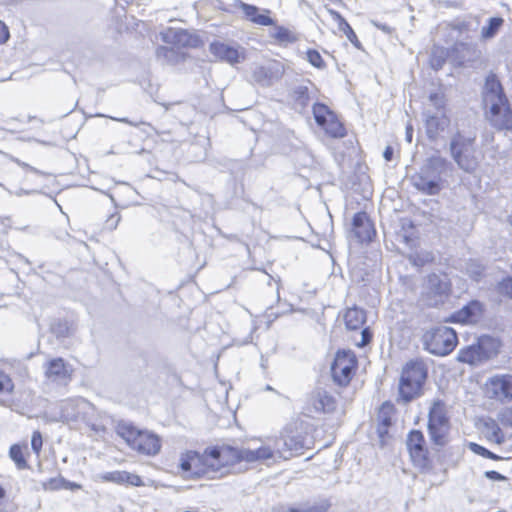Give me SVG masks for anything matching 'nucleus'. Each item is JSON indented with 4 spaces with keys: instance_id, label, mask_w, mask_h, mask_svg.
<instances>
[{
    "instance_id": "nucleus-1",
    "label": "nucleus",
    "mask_w": 512,
    "mask_h": 512,
    "mask_svg": "<svg viewBox=\"0 0 512 512\" xmlns=\"http://www.w3.org/2000/svg\"><path fill=\"white\" fill-rule=\"evenodd\" d=\"M239 463L237 448L231 446L208 447L200 454L186 451L180 455L179 468L184 478H221Z\"/></svg>"
},
{
    "instance_id": "nucleus-2",
    "label": "nucleus",
    "mask_w": 512,
    "mask_h": 512,
    "mask_svg": "<svg viewBox=\"0 0 512 512\" xmlns=\"http://www.w3.org/2000/svg\"><path fill=\"white\" fill-rule=\"evenodd\" d=\"M483 103L487 109V118L497 129L512 128V112L507 105V99L502 86L495 75L486 78L483 88Z\"/></svg>"
},
{
    "instance_id": "nucleus-3",
    "label": "nucleus",
    "mask_w": 512,
    "mask_h": 512,
    "mask_svg": "<svg viewBox=\"0 0 512 512\" xmlns=\"http://www.w3.org/2000/svg\"><path fill=\"white\" fill-rule=\"evenodd\" d=\"M448 162L439 155L429 157L420 170L412 178L413 186L427 195H436L440 192L441 176L445 172Z\"/></svg>"
},
{
    "instance_id": "nucleus-4",
    "label": "nucleus",
    "mask_w": 512,
    "mask_h": 512,
    "mask_svg": "<svg viewBox=\"0 0 512 512\" xmlns=\"http://www.w3.org/2000/svg\"><path fill=\"white\" fill-rule=\"evenodd\" d=\"M424 110L425 129L429 139L440 137L450 126L447 114V99L442 91L431 93Z\"/></svg>"
},
{
    "instance_id": "nucleus-5",
    "label": "nucleus",
    "mask_w": 512,
    "mask_h": 512,
    "mask_svg": "<svg viewBox=\"0 0 512 512\" xmlns=\"http://www.w3.org/2000/svg\"><path fill=\"white\" fill-rule=\"evenodd\" d=\"M274 436L254 439L248 447L237 448L239 463H276L280 461L281 452L277 450Z\"/></svg>"
},
{
    "instance_id": "nucleus-6",
    "label": "nucleus",
    "mask_w": 512,
    "mask_h": 512,
    "mask_svg": "<svg viewBox=\"0 0 512 512\" xmlns=\"http://www.w3.org/2000/svg\"><path fill=\"white\" fill-rule=\"evenodd\" d=\"M427 377V368L423 361L408 362L402 370L399 381V395L405 401L417 397Z\"/></svg>"
},
{
    "instance_id": "nucleus-7",
    "label": "nucleus",
    "mask_w": 512,
    "mask_h": 512,
    "mask_svg": "<svg viewBox=\"0 0 512 512\" xmlns=\"http://www.w3.org/2000/svg\"><path fill=\"white\" fill-rule=\"evenodd\" d=\"M119 434L132 449L139 453L154 456L161 449L160 438L150 431H142L128 426L121 428Z\"/></svg>"
},
{
    "instance_id": "nucleus-8",
    "label": "nucleus",
    "mask_w": 512,
    "mask_h": 512,
    "mask_svg": "<svg viewBox=\"0 0 512 512\" xmlns=\"http://www.w3.org/2000/svg\"><path fill=\"white\" fill-rule=\"evenodd\" d=\"M428 430L431 440L439 446L447 442L450 421L447 407L441 400L432 403L428 416Z\"/></svg>"
},
{
    "instance_id": "nucleus-9",
    "label": "nucleus",
    "mask_w": 512,
    "mask_h": 512,
    "mask_svg": "<svg viewBox=\"0 0 512 512\" xmlns=\"http://www.w3.org/2000/svg\"><path fill=\"white\" fill-rule=\"evenodd\" d=\"M277 443V450L281 452V460H288L295 455L302 454L304 449H308L307 438L302 432L294 431L291 427H286L280 436H274Z\"/></svg>"
},
{
    "instance_id": "nucleus-10",
    "label": "nucleus",
    "mask_w": 512,
    "mask_h": 512,
    "mask_svg": "<svg viewBox=\"0 0 512 512\" xmlns=\"http://www.w3.org/2000/svg\"><path fill=\"white\" fill-rule=\"evenodd\" d=\"M425 345L430 353L445 356L457 345L456 332L446 326L438 327L426 335Z\"/></svg>"
},
{
    "instance_id": "nucleus-11",
    "label": "nucleus",
    "mask_w": 512,
    "mask_h": 512,
    "mask_svg": "<svg viewBox=\"0 0 512 512\" xmlns=\"http://www.w3.org/2000/svg\"><path fill=\"white\" fill-rule=\"evenodd\" d=\"M450 151L459 168L468 173L476 170L478 159L470 139H465L460 135L455 136L450 143Z\"/></svg>"
},
{
    "instance_id": "nucleus-12",
    "label": "nucleus",
    "mask_w": 512,
    "mask_h": 512,
    "mask_svg": "<svg viewBox=\"0 0 512 512\" xmlns=\"http://www.w3.org/2000/svg\"><path fill=\"white\" fill-rule=\"evenodd\" d=\"M356 365L357 360L353 352H337L331 365L333 381L339 386H347L354 375Z\"/></svg>"
},
{
    "instance_id": "nucleus-13",
    "label": "nucleus",
    "mask_w": 512,
    "mask_h": 512,
    "mask_svg": "<svg viewBox=\"0 0 512 512\" xmlns=\"http://www.w3.org/2000/svg\"><path fill=\"white\" fill-rule=\"evenodd\" d=\"M313 115L316 123L331 137L341 138L345 136V128L336 115L324 104L317 103L313 106Z\"/></svg>"
},
{
    "instance_id": "nucleus-14",
    "label": "nucleus",
    "mask_w": 512,
    "mask_h": 512,
    "mask_svg": "<svg viewBox=\"0 0 512 512\" xmlns=\"http://www.w3.org/2000/svg\"><path fill=\"white\" fill-rule=\"evenodd\" d=\"M43 370L46 381L52 384L66 386L72 379L73 369L62 358L49 359Z\"/></svg>"
},
{
    "instance_id": "nucleus-15",
    "label": "nucleus",
    "mask_w": 512,
    "mask_h": 512,
    "mask_svg": "<svg viewBox=\"0 0 512 512\" xmlns=\"http://www.w3.org/2000/svg\"><path fill=\"white\" fill-rule=\"evenodd\" d=\"M485 386L490 398L500 402L512 401V374L494 375L487 380Z\"/></svg>"
},
{
    "instance_id": "nucleus-16",
    "label": "nucleus",
    "mask_w": 512,
    "mask_h": 512,
    "mask_svg": "<svg viewBox=\"0 0 512 512\" xmlns=\"http://www.w3.org/2000/svg\"><path fill=\"white\" fill-rule=\"evenodd\" d=\"M337 407L336 398L323 388H316L307 401V411L310 413H333Z\"/></svg>"
},
{
    "instance_id": "nucleus-17",
    "label": "nucleus",
    "mask_w": 512,
    "mask_h": 512,
    "mask_svg": "<svg viewBox=\"0 0 512 512\" xmlns=\"http://www.w3.org/2000/svg\"><path fill=\"white\" fill-rule=\"evenodd\" d=\"M407 448L410 457L415 466L420 469L428 467V451L424 446L425 440L423 434L418 430H413L407 437Z\"/></svg>"
},
{
    "instance_id": "nucleus-18",
    "label": "nucleus",
    "mask_w": 512,
    "mask_h": 512,
    "mask_svg": "<svg viewBox=\"0 0 512 512\" xmlns=\"http://www.w3.org/2000/svg\"><path fill=\"white\" fill-rule=\"evenodd\" d=\"M209 51L219 60L225 61L231 65L240 63L245 59V49L239 45L213 42L209 46Z\"/></svg>"
},
{
    "instance_id": "nucleus-19",
    "label": "nucleus",
    "mask_w": 512,
    "mask_h": 512,
    "mask_svg": "<svg viewBox=\"0 0 512 512\" xmlns=\"http://www.w3.org/2000/svg\"><path fill=\"white\" fill-rule=\"evenodd\" d=\"M234 6L241 9L245 19L252 22L255 25H275L274 20L269 16L271 12L268 9H260L257 6L247 4L240 0H237Z\"/></svg>"
},
{
    "instance_id": "nucleus-20",
    "label": "nucleus",
    "mask_w": 512,
    "mask_h": 512,
    "mask_svg": "<svg viewBox=\"0 0 512 512\" xmlns=\"http://www.w3.org/2000/svg\"><path fill=\"white\" fill-rule=\"evenodd\" d=\"M161 38L165 43L176 47H196L199 38L186 30L179 28H167L161 32Z\"/></svg>"
},
{
    "instance_id": "nucleus-21",
    "label": "nucleus",
    "mask_w": 512,
    "mask_h": 512,
    "mask_svg": "<svg viewBox=\"0 0 512 512\" xmlns=\"http://www.w3.org/2000/svg\"><path fill=\"white\" fill-rule=\"evenodd\" d=\"M95 480L98 482H111L117 485H130L134 487L144 485L139 475L119 470L100 473L95 476Z\"/></svg>"
},
{
    "instance_id": "nucleus-22",
    "label": "nucleus",
    "mask_w": 512,
    "mask_h": 512,
    "mask_svg": "<svg viewBox=\"0 0 512 512\" xmlns=\"http://www.w3.org/2000/svg\"><path fill=\"white\" fill-rule=\"evenodd\" d=\"M424 290L425 294L429 298V304H437V297H442L449 291V283L447 277L437 274L429 275L426 279Z\"/></svg>"
},
{
    "instance_id": "nucleus-23",
    "label": "nucleus",
    "mask_w": 512,
    "mask_h": 512,
    "mask_svg": "<svg viewBox=\"0 0 512 512\" xmlns=\"http://www.w3.org/2000/svg\"><path fill=\"white\" fill-rule=\"evenodd\" d=\"M484 308L477 300L470 301L467 305L452 315V320L462 324H475L483 316Z\"/></svg>"
},
{
    "instance_id": "nucleus-24",
    "label": "nucleus",
    "mask_w": 512,
    "mask_h": 512,
    "mask_svg": "<svg viewBox=\"0 0 512 512\" xmlns=\"http://www.w3.org/2000/svg\"><path fill=\"white\" fill-rule=\"evenodd\" d=\"M352 232L360 242L371 241L375 230L367 213L358 212L352 219Z\"/></svg>"
},
{
    "instance_id": "nucleus-25",
    "label": "nucleus",
    "mask_w": 512,
    "mask_h": 512,
    "mask_svg": "<svg viewBox=\"0 0 512 512\" xmlns=\"http://www.w3.org/2000/svg\"><path fill=\"white\" fill-rule=\"evenodd\" d=\"M480 429L484 437L491 443L499 445L505 441L504 433L498 423L492 418L482 419Z\"/></svg>"
},
{
    "instance_id": "nucleus-26",
    "label": "nucleus",
    "mask_w": 512,
    "mask_h": 512,
    "mask_svg": "<svg viewBox=\"0 0 512 512\" xmlns=\"http://www.w3.org/2000/svg\"><path fill=\"white\" fill-rule=\"evenodd\" d=\"M83 405H85V401L83 399H66L62 401L60 404V419L62 421H70L76 419L79 414V409Z\"/></svg>"
},
{
    "instance_id": "nucleus-27",
    "label": "nucleus",
    "mask_w": 512,
    "mask_h": 512,
    "mask_svg": "<svg viewBox=\"0 0 512 512\" xmlns=\"http://www.w3.org/2000/svg\"><path fill=\"white\" fill-rule=\"evenodd\" d=\"M365 312L357 307L349 308L344 314V322L349 330L360 329L365 323Z\"/></svg>"
},
{
    "instance_id": "nucleus-28",
    "label": "nucleus",
    "mask_w": 512,
    "mask_h": 512,
    "mask_svg": "<svg viewBox=\"0 0 512 512\" xmlns=\"http://www.w3.org/2000/svg\"><path fill=\"white\" fill-rule=\"evenodd\" d=\"M477 343L484 360L492 358L499 352L500 342L496 338L482 336L478 339Z\"/></svg>"
},
{
    "instance_id": "nucleus-29",
    "label": "nucleus",
    "mask_w": 512,
    "mask_h": 512,
    "mask_svg": "<svg viewBox=\"0 0 512 512\" xmlns=\"http://www.w3.org/2000/svg\"><path fill=\"white\" fill-rule=\"evenodd\" d=\"M458 360L471 365H475L483 361L484 359L482 354H480V347L478 343L461 349L458 353Z\"/></svg>"
},
{
    "instance_id": "nucleus-30",
    "label": "nucleus",
    "mask_w": 512,
    "mask_h": 512,
    "mask_svg": "<svg viewBox=\"0 0 512 512\" xmlns=\"http://www.w3.org/2000/svg\"><path fill=\"white\" fill-rule=\"evenodd\" d=\"M309 85H311L310 82L296 85L292 92L293 99L302 108H304L310 100Z\"/></svg>"
},
{
    "instance_id": "nucleus-31",
    "label": "nucleus",
    "mask_w": 512,
    "mask_h": 512,
    "mask_svg": "<svg viewBox=\"0 0 512 512\" xmlns=\"http://www.w3.org/2000/svg\"><path fill=\"white\" fill-rule=\"evenodd\" d=\"M503 24V19L500 17H493L489 19L487 26H483L481 29V36L483 39H490L496 35L499 28Z\"/></svg>"
},
{
    "instance_id": "nucleus-32",
    "label": "nucleus",
    "mask_w": 512,
    "mask_h": 512,
    "mask_svg": "<svg viewBox=\"0 0 512 512\" xmlns=\"http://www.w3.org/2000/svg\"><path fill=\"white\" fill-rule=\"evenodd\" d=\"M271 35L279 43H293L297 40L292 31L282 26L275 27Z\"/></svg>"
},
{
    "instance_id": "nucleus-33",
    "label": "nucleus",
    "mask_w": 512,
    "mask_h": 512,
    "mask_svg": "<svg viewBox=\"0 0 512 512\" xmlns=\"http://www.w3.org/2000/svg\"><path fill=\"white\" fill-rule=\"evenodd\" d=\"M9 455L15 462L18 469H26L28 467L27 461L24 457L23 449L20 445L14 444L11 446Z\"/></svg>"
},
{
    "instance_id": "nucleus-34",
    "label": "nucleus",
    "mask_w": 512,
    "mask_h": 512,
    "mask_svg": "<svg viewBox=\"0 0 512 512\" xmlns=\"http://www.w3.org/2000/svg\"><path fill=\"white\" fill-rule=\"evenodd\" d=\"M253 77L255 81L263 86L272 84V71L268 67L260 66L254 70Z\"/></svg>"
},
{
    "instance_id": "nucleus-35",
    "label": "nucleus",
    "mask_w": 512,
    "mask_h": 512,
    "mask_svg": "<svg viewBox=\"0 0 512 512\" xmlns=\"http://www.w3.org/2000/svg\"><path fill=\"white\" fill-rule=\"evenodd\" d=\"M14 389V383L11 377L0 369V393H11Z\"/></svg>"
},
{
    "instance_id": "nucleus-36",
    "label": "nucleus",
    "mask_w": 512,
    "mask_h": 512,
    "mask_svg": "<svg viewBox=\"0 0 512 512\" xmlns=\"http://www.w3.org/2000/svg\"><path fill=\"white\" fill-rule=\"evenodd\" d=\"M307 60L312 66L316 68L322 69L325 67V62L322 59V56L316 50L307 51Z\"/></svg>"
},
{
    "instance_id": "nucleus-37",
    "label": "nucleus",
    "mask_w": 512,
    "mask_h": 512,
    "mask_svg": "<svg viewBox=\"0 0 512 512\" xmlns=\"http://www.w3.org/2000/svg\"><path fill=\"white\" fill-rule=\"evenodd\" d=\"M497 291L499 294L512 299V277H507L499 282L497 285Z\"/></svg>"
},
{
    "instance_id": "nucleus-38",
    "label": "nucleus",
    "mask_w": 512,
    "mask_h": 512,
    "mask_svg": "<svg viewBox=\"0 0 512 512\" xmlns=\"http://www.w3.org/2000/svg\"><path fill=\"white\" fill-rule=\"evenodd\" d=\"M467 273L473 280L478 281L483 274V267L476 262H470L467 264Z\"/></svg>"
},
{
    "instance_id": "nucleus-39",
    "label": "nucleus",
    "mask_w": 512,
    "mask_h": 512,
    "mask_svg": "<svg viewBox=\"0 0 512 512\" xmlns=\"http://www.w3.org/2000/svg\"><path fill=\"white\" fill-rule=\"evenodd\" d=\"M341 32L345 34L347 39L357 48L360 47V42L354 32V30L351 28L349 23L347 22L345 25H343L340 29Z\"/></svg>"
},
{
    "instance_id": "nucleus-40",
    "label": "nucleus",
    "mask_w": 512,
    "mask_h": 512,
    "mask_svg": "<svg viewBox=\"0 0 512 512\" xmlns=\"http://www.w3.org/2000/svg\"><path fill=\"white\" fill-rule=\"evenodd\" d=\"M157 56L167 60L168 62H173L176 58V52L173 48L159 47L157 49Z\"/></svg>"
},
{
    "instance_id": "nucleus-41",
    "label": "nucleus",
    "mask_w": 512,
    "mask_h": 512,
    "mask_svg": "<svg viewBox=\"0 0 512 512\" xmlns=\"http://www.w3.org/2000/svg\"><path fill=\"white\" fill-rule=\"evenodd\" d=\"M470 449L475 452L476 454H479V455H482L484 457H487V458H490V459H495L496 456L490 452L489 450H487L486 448L476 444V443H470Z\"/></svg>"
},
{
    "instance_id": "nucleus-42",
    "label": "nucleus",
    "mask_w": 512,
    "mask_h": 512,
    "mask_svg": "<svg viewBox=\"0 0 512 512\" xmlns=\"http://www.w3.org/2000/svg\"><path fill=\"white\" fill-rule=\"evenodd\" d=\"M42 436L39 431H35L31 438V446L35 453H39L42 448Z\"/></svg>"
},
{
    "instance_id": "nucleus-43",
    "label": "nucleus",
    "mask_w": 512,
    "mask_h": 512,
    "mask_svg": "<svg viewBox=\"0 0 512 512\" xmlns=\"http://www.w3.org/2000/svg\"><path fill=\"white\" fill-rule=\"evenodd\" d=\"M327 12L331 16V18L337 23L338 29H340L343 25L347 23V21L337 11L327 8Z\"/></svg>"
},
{
    "instance_id": "nucleus-44",
    "label": "nucleus",
    "mask_w": 512,
    "mask_h": 512,
    "mask_svg": "<svg viewBox=\"0 0 512 512\" xmlns=\"http://www.w3.org/2000/svg\"><path fill=\"white\" fill-rule=\"evenodd\" d=\"M63 478L50 479L48 483L44 485L46 490H59L62 488Z\"/></svg>"
},
{
    "instance_id": "nucleus-45",
    "label": "nucleus",
    "mask_w": 512,
    "mask_h": 512,
    "mask_svg": "<svg viewBox=\"0 0 512 512\" xmlns=\"http://www.w3.org/2000/svg\"><path fill=\"white\" fill-rule=\"evenodd\" d=\"M120 221V215L118 214H112L107 220H106V228L109 230H114L118 226Z\"/></svg>"
},
{
    "instance_id": "nucleus-46",
    "label": "nucleus",
    "mask_w": 512,
    "mask_h": 512,
    "mask_svg": "<svg viewBox=\"0 0 512 512\" xmlns=\"http://www.w3.org/2000/svg\"><path fill=\"white\" fill-rule=\"evenodd\" d=\"M445 62V59L444 57L442 56H437L436 54H433L431 60H430V63H431V66L435 69V70H438L440 69L443 64Z\"/></svg>"
},
{
    "instance_id": "nucleus-47",
    "label": "nucleus",
    "mask_w": 512,
    "mask_h": 512,
    "mask_svg": "<svg viewBox=\"0 0 512 512\" xmlns=\"http://www.w3.org/2000/svg\"><path fill=\"white\" fill-rule=\"evenodd\" d=\"M9 39V31L4 22L0 21V44L5 43Z\"/></svg>"
},
{
    "instance_id": "nucleus-48",
    "label": "nucleus",
    "mask_w": 512,
    "mask_h": 512,
    "mask_svg": "<svg viewBox=\"0 0 512 512\" xmlns=\"http://www.w3.org/2000/svg\"><path fill=\"white\" fill-rule=\"evenodd\" d=\"M62 488L67 490H78L81 489V485L75 482H70L63 479Z\"/></svg>"
},
{
    "instance_id": "nucleus-49",
    "label": "nucleus",
    "mask_w": 512,
    "mask_h": 512,
    "mask_svg": "<svg viewBox=\"0 0 512 512\" xmlns=\"http://www.w3.org/2000/svg\"><path fill=\"white\" fill-rule=\"evenodd\" d=\"M486 477L492 480H503L504 476L498 473L497 471H487L485 473Z\"/></svg>"
},
{
    "instance_id": "nucleus-50",
    "label": "nucleus",
    "mask_w": 512,
    "mask_h": 512,
    "mask_svg": "<svg viewBox=\"0 0 512 512\" xmlns=\"http://www.w3.org/2000/svg\"><path fill=\"white\" fill-rule=\"evenodd\" d=\"M371 340V334L370 332L367 330V329H364L362 331V341H361V346H364L366 344H368Z\"/></svg>"
},
{
    "instance_id": "nucleus-51",
    "label": "nucleus",
    "mask_w": 512,
    "mask_h": 512,
    "mask_svg": "<svg viewBox=\"0 0 512 512\" xmlns=\"http://www.w3.org/2000/svg\"><path fill=\"white\" fill-rule=\"evenodd\" d=\"M371 24L373 26L377 27L378 29L384 31L385 33H390L391 32L390 27L385 25V24L378 23L377 21H374V20H371Z\"/></svg>"
},
{
    "instance_id": "nucleus-52",
    "label": "nucleus",
    "mask_w": 512,
    "mask_h": 512,
    "mask_svg": "<svg viewBox=\"0 0 512 512\" xmlns=\"http://www.w3.org/2000/svg\"><path fill=\"white\" fill-rule=\"evenodd\" d=\"M383 157L386 161H391L393 157V149L390 146H387L383 152Z\"/></svg>"
},
{
    "instance_id": "nucleus-53",
    "label": "nucleus",
    "mask_w": 512,
    "mask_h": 512,
    "mask_svg": "<svg viewBox=\"0 0 512 512\" xmlns=\"http://www.w3.org/2000/svg\"><path fill=\"white\" fill-rule=\"evenodd\" d=\"M413 137V128L411 125H407L406 127V140L407 142L411 143Z\"/></svg>"
},
{
    "instance_id": "nucleus-54",
    "label": "nucleus",
    "mask_w": 512,
    "mask_h": 512,
    "mask_svg": "<svg viewBox=\"0 0 512 512\" xmlns=\"http://www.w3.org/2000/svg\"><path fill=\"white\" fill-rule=\"evenodd\" d=\"M113 120H116L118 122H122V123H127L129 125H132V126H137L136 123H132L131 121H129L127 118H112Z\"/></svg>"
},
{
    "instance_id": "nucleus-55",
    "label": "nucleus",
    "mask_w": 512,
    "mask_h": 512,
    "mask_svg": "<svg viewBox=\"0 0 512 512\" xmlns=\"http://www.w3.org/2000/svg\"><path fill=\"white\" fill-rule=\"evenodd\" d=\"M501 422H502V424L507 425V426L512 425V421L510 419H505V414L501 415Z\"/></svg>"
},
{
    "instance_id": "nucleus-56",
    "label": "nucleus",
    "mask_w": 512,
    "mask_h": 512,
    "mask_svg": "<svg viewBox=\"0 0 512 512\" xmlns=\"http://www.w3.org/2000/svg\"><path fill=\"white\" fill-rule=\"evenodd\" d=\"M159 105H161L166 111H168L172 104L166 103V102H158Z\"/></svg>"
},
{
    "instance_id": "nucleus-57",
    "label": "nucleus",
    "mask_w": 512,
    "mask_h": 512,
    "mask_svg": "<svg viewBox=\"0 0 512 512\" xmlns=\"http://www.w3.org/2000/svg\"><path fill=\"white\" fill-rule=\"evenodd\" d=\"M5 491L2 487H0V500L4 497Z\"/></svg>"
},
{
    "instance_id": "nucleus-58",
    "label": "nucleus",
    "mask_w": 512,
    "mask_h": 512,
    "mask_svg": "<svg viewBox=\"0 0 512 512\" xmlns=\"http://www.w3.org/2000/svg\"><path fill=\"white\" fill-rule=\"evenodd\" d=\"M509 223L512 226V216L509 217Z\"/></svg>"
}]
</instances>
